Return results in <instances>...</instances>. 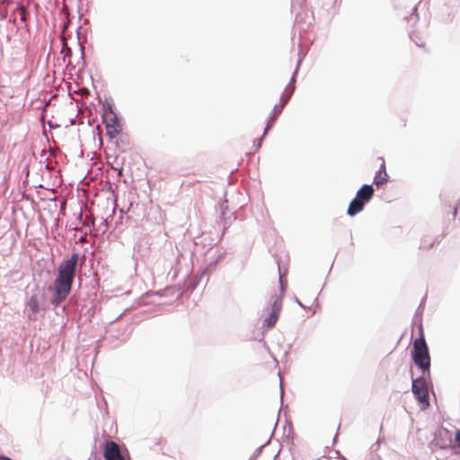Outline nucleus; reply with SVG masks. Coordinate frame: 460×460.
I'll use <instances>...</instances> for the list:
<instances>
[{
    "instance_id": "obj_10",
    "label": "nucleus",
    "mask_w": 460,
    "mask_h": 460,
    "mask_svg": "<svg viewBox=\"0 0 460 460\" xmlns=\"http://www.w3.org/2000/svg\"><path fill=\"white\" fill-rule=\"evenodd\" d=\"M27 306L30 311L28 314V317L31 320H35L36 315L39 313V299L36 295H33L30 297L29 301L27 303Z\"/></svg>"
},
{
    "instance_id": "obj_9",
    "label": "nucleus",
    "mask_w": 460,
    "mask_h": 460,
    "mask_svg": "<svg viewBox=\"0 0 460 460\" xmlns=\"http://www.w3.org/2000/svg\"><path fill=\"white\" fill-rule=\"evenodd\" d=\"M374 195V189L371 185H363L357 192L356 198L364 204L371 199Z\"/></svg>"
},
{
    "instance_id": "obj_17",
    "label": "nucleus",
    "mask_w": 460,
    "mask_h": 460,
    "mask_svg": "<svg viewBox=\"0 0 460 460\" xmlns=\"http://www.w3.org/2000/svg\"><path fill=\"white\" fill-rule=\"evenodd\" d=\"M0 460H12V459L9 457H6V456H0Z\"/></svg>"
},
{
    "instance_id": "obj_12",
    "label": "nucleus",
    "mask_w": 460,
    "mask_h": 460,
    "mask_svg": "<svg viewBox=\"0 0 460 460\" xmlns=\"http://www.w3.org/2000/svg\"><path fill=\"white\" fill-rule=\"evenodd\" d=\"M61 54L63 55V62L66 64L67 66L75 67V65L73 63L71 59V49L67 47L66 42L64 40V46L61 50Z\"/></svg>"
},
{
    "instance_id": "obj_2",
    "label": "nucleus",
    "mask_w": 460,
    "mask_h": 460,
    "mask_svg": "<svg viewBox=\"0 0 460 460\" xmlns=\"http://www.w3.org/2000/svg\"><path fill=\"white\" fill-rule=\"evenodd\" d=\"M420 337L413 341L411 352L412 360L423 372L429 371L430 367V357L428 345L424 338L423 328L420 326Z\"/></svg>"
},
{
    "instance_id": "obj_5",
    "label": "nucleus",
    "mask_w": 460,
    "mask_h": 460,
    "mask_svg": "<svg viewBox=\"0 0 460 460\" xmlns=\"http://www.w3.org/2000/svg\"><path fill=\"white\" fill-rule=\"evenodd\" d=\"M103 123L105 124L106 134L111 138L119 136L121 131V127L116 114L113 112L106 114L103 118Z\"/></svg>"
},
{
    "instance_id": "obj_14",
    "label": "nucleus",
    "mask_w": 460,
    "mask_h": 460,
    "mask_svg": "<svg viewBox=\"0 0 460 460\" xmlns=\"http://www.w3.org/2000/svg\"><path fill=\"white\" fill-rule=\"evenodd\" d=\"M433 244L434 241L429 238L427 240H423V242L420 245V249H429L433 246Z\"/></svg>"
},
{
    "instance_id": "obj_16",
    "label": "nucleus",
    "mask_w": 460,
    "mask_h": 460,
    "mask_svg": "<svg viewBox=\"0 0 460 460\" xmlns=\"http://www.w3.org/2000/svg\"><path fill=\"white\" fill-rule=\"evenodd\" d=\"M456 440L458 446L460 447V431L456 432Z\"/></svg>"
},
{
    "instance_id": "obj_8",
    "label": "nucleus",
    "mask_w": 460,
    "mask_h": 460,
    "mask_svg": "<svg viewBox=\"0 0 460 460\" xmlns=\"http://www.w3.org/2000/svg\"><path fill=\"white\" fill-rule=\"evenodd\" d=\"M378 160L380 161V168L376 172L375 177H374V183L376 186H381L385 184L388 181V174L386 172L385 169V162L383 157H379Z\"/></svg>"
},
{
    "instance_id": "obj_11",
    "label": "nucleus",
    "mask_w": 460,
    "mask_h": 460,
    "mask_svg": "<svg viewBox=\"0 0 460 460\" xmlns=\"http://www.w3.org/2000/svg\"><path fill=\"white\" fill-rule=\"evenodd\" d=\"M364 206L365 204L355 197L350 201L347 213L349 216L353 217L356 214L359 213L364 208Z\"/></svg>"
},
{
    "instance_id": "obj_15",
    "label": "nucleus",
    "mask_w": 460,
    "mask_h": 460,
    "mask_svg": "<svg viewBox=\"0 0 460 460\" xmlns=\"http://www.w3.org/2000/svg\"><path fill=\"white\" fill-rule=\"evenodd\" d=\"M282 109L283 108H281V105H275V107L273 109L274 116L279 115L282 111Z\"/></svg>"
},
{
    "instance_id": "obj_13",
    "label": "nucleus",
    "mask_w": 460,
    "mask_h": 460,
    "mask_svg": "<svg viewBox=\"0 0 460 460\" xmlns=\"http://www.w3.org/2000/svg\"><path fill=\"white\" fill-rule=\"evenodd\" d=\"M291 94H292V91H288V89H286L285 93H283V95L281 96V99H280L281 108H284V106L287 104Z\"/></svg>"
},
{
    "instance_id": "obj_3",
    "label": "nucleus",
    "mask_w": 460,
    "mask_h": 460,
    "mask_svg": "<svg viewBox=\"0 0 460 460\" xmlns=\"http://www.w3.org/2000/svg\"><path fill=\"white\" fill-rule=\"evenodd\" d=\"M411 391L418 402L425 409L429 405V397L425 378L419 377L412 380Z\"/></svg>"
},
{
    "instance_id": "obj_6",
    "label": "nucleus",
    "mask_w": 460,
    "mask_h": 460,
    "mask_svg": "<svg viewBox=\"0 0 460 460\" xmlns=\"http://www.w3.org/2000/svg\"><path fill=\"white\" fill-rule=\"evenodd\" d=\"M29 13L27 9L21 5L16 7L11 13L10 21L13 22L17 28L25 30L28 31L27 19Z\"/></svg>"
},
{
    "instance_id": "obj_1",
    "label": "nucleus",
    "mask_w": 460,
    "mask_h": 460,
    "mask_svg": "<svg viewBox=\"0 0 460 460\" xmlns=\"http://www.w3.org/2000/svg\"><path fill=\"white\" fill-rule=\"evenodd\" d=\"M78 253H73L68 260L62 261L58 268V275L53 282V296L51 303L60 305L71 292L78 262Z\"/></svg>"
},
{
    "instance_id": "obj_7",
    "label": "nucleus",
    "mask_w": 460,
    "mask_h": 460,
    "mask_svg": "<svg viewBox=\"0 0 460 460\" xmlns=\"http://www.w3.org/2000/svg\"><path fill=\"white\" fill-rule=\"evenodd\" d=\"M103 456L106 460H125L120 453L119 447L113 441H107L104 447Z\"/></svg>"
},
{
    "instance_id": "obj_18",
    "label": "nucleus",
    "mask_w": 460,
    "mask_h": 460,
    "mask_svg": "<svg viewBox=\"0 0 460 460\" xmlns=\"http://www.w3.org/2000/svg\"><path fill=\"white\" fill-rule=\"evenodd\" d=\"M270 127V125H268V126H267V128H265V131H264V133H266V132H267V130H268V128H269Z\"/></svg>"
},
{
    "instance_id": "obj_4",
    "label": "nucleus",
    "mask_w": 460,
    "mask_h": 460,
    "mask_svg": "<svg viewBox=\"0 0 460 460\" xmlns=\"http://www.w3.org/2000/svg\"><path fill=\"white\" fill-rule=\"evenodd\" d=\"M281 293H283V288H281ZM282 296L283 295H275L272 296L271 304H270V315L265 319V323L268 328H272L279 316V313L282 309Z\"/></svg>"
}]
</instances>
